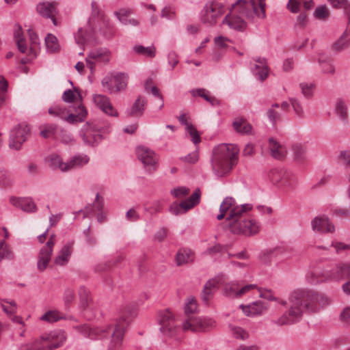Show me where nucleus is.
Listing matches in <instances>:
<instances>
[{"mask_svg": "<svg viewBox=\"0 0 350 350\" xmlns=\"http://www.w3.org/2000/svg\"><path fill=\"white\" fill-rule=\"evenodd\" d=\"M299 87L301 90V93L306 98H310L314 94V90L315 85L313 83H301Z\"/></svg>", "mask_w": 350, "mask_h": 350, "instance_id": "4d7b16f0", "label": "nucleus"}, {"mask_svg": "<svg viewBox=\"0 0 350 350\" xmlns=\"http://www.w3.org/2000/svg\"><path fill=\"white\" fill-rule=\"evenodd\" d=\"M14 36L18 51L22 53H25L28 49L27 44L23 37L21 25H15Z\"/></svg>", "mask_w": 350, "mask_h": 350, "instance_id": "7c9ffc66", "label": "nucleus"}, {"mask_svg": "<svg viewBox=\"0 0 350 350\" xmlns=\"http://www.w3.org/2000/svg\"><path fill=\"white\" fill-rule=\"evenodd\" d=\"M110 59V51L106 48H100L91 51L85 58V62L91 73L93 74L96 64H106Z\"/></svg>", "mask_w": 350, "mask_h": 350, "instance_id": "f8f14e48", "label": "nucleus"}, {"mask_svg": "<svg viewBox=\"0 0 350 350\" xmlns=\"http://www.w3.org/2000/svg\"><path fill=\"white\" fill-rule=\"evenodd\" d=\"M54 244V235H51L45 245L40 249L37 263V267L40 271H43L47 268L51 258Z\"/></svg>", "mask_w": 350, "mask_h": 350, "instance_id": "a211bd4d", "label": "nucleus"}, {"mask_svg": "<svg viewBox=\"0 0 350 350\" xmlns=\"http://www.w3.org/2000/svg\"><path fill=\"white\" fill-rule=\"evenodd\" d=\"M279 107L280 105L278 103H274L266 111V116L273 127L276 126L278 122L281 120V113L275 109Z\"/></svg>", "mask_w": 350, "mask_h": 350, "instance_id": "58836bf2", "label": "nucleus"}, {"mask_svg": "<svg viewBox=\"0 0 350 350\" xmlns=\"http://www.w3.org/2000/svg\"><path fill=\"white\" fill-rule=\"evenodd\" d=\"M350 45V30L345 31L333 44L335 51H340Z\"/></svg>", "mask_w": 350, "mask_h": 350, "instance_id": "a19ab883", "label": "nucleus"}, {"mask_svg": "<svg viewBox=\"0 0 350 350\" xmlns=\"http://www.w3.org/2000/svg\"><path fill=\"white\" fill-rule=\"evenodd\" d=\"M294 159L297 162H303L306 158V148L300 144H295L292 146Z\"/></svg>", "mask_w": 350, "mask_h": 350, "instance_id": "79ce46f5", "label": "nucleus"}, {"mask_svg": "<svg viewBox=\"0 0 350 350\" xmlns=\"http://www.w3.org/2000/svg\"><path fill=\"white\" fill-rule=\"evenodd\" d=\"M37 11L40 16L50 18L55 26L57 25L56 15L57 14V4L54 2L44 1L37 5Z\"/></svg>", "mask_w": 350, "mask_h": 350, "instance_id": "412c9836", "label": "nucleus"}, {"mask_svg": "<svg viewBox=\"0 0 350 350\" xmlns=\"http://www.w3.org/2000/svg\"><path fill=\"white\" fill-rule=\"evenodd\" d=\"M193 252L189 249H180L175 256L176 263L178 266H181L192 261Z\"/></svg>", "mask_w": 350, "mask_h": 350, "instance_id": "72a5a7b5", "label": "nucleus"}, {"mask_svg": "<svg viewBox=\"0 0 350 350\" xmlns=\"http://www.w3.org/2000/svg\"><path fill=\"white\" fill-rule=\"evenodd\" d=\"M239 149L233 144H221L213 150L211 166L214 174L221 178L227 175L238 162Z\"/></svg>", "mask_w": 350, "mask_h": 350, "instance_id": "20e7f679", "label": "nucleus"}, {"mask_svg": "<svg viewBox=\"0 0 350 350\" xmlns=\"http://www.w3.org/2000/svg\"><path fill=\"white\" fill-rule=\"evenodd\" d=\"M314 16L319 20H325L329 16V12L326 6L317 7L314 10Z\"/></svg>", "mask_w": 350, "mask_h": 350, "instance_id": "0e129e2a", "label": "nucleus"}, {"mask_svg": "<svg viewBox=\"0 0 350 350\" xmlns=\"http://www.w3.org/2000/svg\"><path fill=\"white\" fill-rule=\"evenodd\" d=\"M288 100L296 116L299 118H304L306 114L301 102L295 97H289Z\"/></svg>", "mask_w": 350, "mask_h": 350, "instance_id": "37998d69", "label": "nucleus"}, {"mask_svg": "<svg viewBox=\"0 0 350 350\" xmlns=\"http://www.w3.org/2000/svg\"><path fill=\"white\" fill-rule=\"evenodd\" d=\"M243 312L248 317H257L264 314L268 308L267 304L262 301H254L248 305H240Z\"/></svg>", "mask_w": 350, "mask_h": 350, "instance_id": "5701e85b", "label": "nucleus"}, {"mask_svg": "<svg viewBox=\"0 0 350 350\" xmlns=\"http://www.w3.org/2000/svg\"><path fill=\"white\" fill-rule=\"evenodd\" d=\"M133 51L136 54L145 57L153 58L156 55V48L153 44L149 46L136 44L133 46Z\"/></svg>", "mask_w": 350, "mask_h": 350, "instance_id": "e433bc0d", "label": "nucleus"}, {"mask_svg": "<svg viewBox=\"0 0 350 350\" xmlns=\"http://www.w3.org/2000/svg\"><path fill=\"white\" fill-rule=\"evenodd\" d=\"M234 129L239 134L247 135L252 133V126L245 119L237 118L232 122Z\"/></svg>", "mask_w": 350, "mask_h": 350, "instance_id": "473e14b6", "label": "nucleus"}, {"mask_svg": "<svg viewBox=\"0 0 350 350\" xmlns=\"http://www.w3.org/2000/svg\"><path fill=\"white\" fill-rule=\"evenodd\" d=\"M45 44L49 53L56 52L59 46L57 38L52 33H48L45 37Z\"/></svg>", "mask_w": 350, "mask_h": 350, "instance_id": "a18cd8bd", "label": "nucleus"}, {"mask_svg": "<svg viewBox=\"0 0 350 350\" xmlns=\"http://www.w3.org/2000/svg\"><path fill=\"white\" fill-rule=\"evenodd\" d=\"M350 279V262L327 267L324 269L317 268L308 276L310 283L316 284L326 280H339Z\"/></svg>", "mask_w": 350, "mask_h": 350, "instance_id": "423d86ee", "label": "nucleus"}, {"mask_svg": "<svg viewBox=\"0 0 350 350\" xmlns=\"http://www.w3.org/2000/svg\"><path fill=\"white\" fill-rule=\"evenodd\" d=\"M157 321L160 325L161 332L167 336H172L176 331L175 319L169 310L159 312Z\"/></svg>", "mask_w": 350, "mask_h": 350, "instance_id": "2eb2a0df", "label": "nucleus"}, {"mask_svg": "<svg viewBox=\"0 0 350 350\" xmlns=\"http://www.w3.org/2000/svg\"><path fill=\"white\" fill-rule=\"evenodd\" d=\"M95 19H96L98 23L100 20H103V15L100 13V10L97 3L93 1L92 2V16L90 17L88 21L90 27L91 28V33H95L100 30V28L98 27L95 24Z\"/></svg>", "mask_w": 350, "mask_h": 350, "instance_id": "bb28decb", "label": "nucleus"}, {"mask_svg": "<svg viewBox=\"0 0 350 350\" xmlns=\"http://www.w3.org/2000/svg\"><path fill=\"white\" fill-rule=\"evenodd\" d=\"M215 321L207 317H189L183 322V329L184 330H191L192 332H205L215 327Z\"/></svg>", "mask_w": 350, "mask_h": 350, "instance_id": "ddd939ff", "label": "nucleus"}, {"mask_svg": "<svg viewBox=\"0 0 350 350\" xmlns=\"http://www.w3.org/2000/svg\"><path fill=\"white\" fill-rule=\"evenodd\" d=\"M58 128L56 124H46L40 126V135L45 139L57 138Z\"/></svg>", "mask_w": 350, "mask_h": 350, "instance_id": "f704fd0d", "label": "nucleus"}, {"mask_svg": "<svg viewBox=\"0 0 350 350\" xmlns=\"http://www.w3.org/2000/svg\"><path fill=\"white\" fill-rule=\"evenodd\" d=\"M61 142L64 144H70L75 142V138L73 135L68 131L61 129L59 131V136H57Z\"/></svg>", "mask_w": 350, "mask_h": 350, "instance_id": "13d9d810", "label": "nucleus"}, {"mask_svg": "<svg viewBox=\"0 0 350 350\" xmlns=\"http://www.w3.org/2000/svg\"><path fill=\"white\" fill-rule=\"evenodd\" d=\"M191 94L193 97L200 96L206 101H211V96L209 92L203 88L193 89L190 91Z\"/></svg>", "mask_w": 350, "mask_h": 350, "instance_id": "69168bd1", "label": "nucleus"}, {"mask_svg": "<svg viewBox=\"0 0 350 350\" xmlns=\"http://www.w3.org/2000/svg\"><path fill=\"white\" fill-rule=\"evenodd\" d=\"M231 334L237 339L242 340H246L249 337L248 332L241 327L235 326L232 324L228 325Z\"/></svg>", "mask_w": 350, "mask_h": 350, "instance_id": "de8ad7c7", "label": "nucleus"}, {"mask_svg": "<svg viewBox=\"0 0 350 350\" xmlns=\"http://www.w3.org/2000/svg\"><path fill=\"white\" fill-rule=\"evenodd\" d=\"M197 310V303L193 297H189L185 304V312L186 314L193 313Z\"/></svg>", "mask_w": 350, "mask_h": 350, "instance_id": "774afa93", "label": "nucleus"}, {"mask_svg": "<svg viewBox=\"0 0 350 350\" xmlns=\"http://www.w3.org/2000/svg\"><path fill=\"white\" fill-rule=\"evenodd\" d=\"M93 100L95 105L105 113L109 116L118 117V113L113 108L109 97L103 94H95L93 96Z\"/></svg>", "mask_w": 350, "mask_h": 350, "instance_id": "4be33fe9", "label": "nucleus"}, {"mask_svg": "<svg viewBox=\"0 0 350 350\" xmlns=\"http://www.w3.org/2000/svg\"><path fill=\"white\" fill-rule=\"evenodd\" d=\"M131 12V9L121 8L119 10L114 12V16L122 25H128V20H129L128 17Z\"/></svg>", "mask_w": 350, "mask_h": 350, "instance_id": "603ef678", "label": "nucleus"}, {"mask_svg": "<svg viewBox=\"0 0 350 350\" xmlns=\"http://www.w3.org/2000/svg\"><path fill=\"white\" fill-rule=\"evenodd\" d=\"M63 319L65 317L57 310H49L40 317V320L49 323L56 322Z\"/></svg>", "mask_w": 350, "mask_h": 350, "instance_id": "49530a36", "label": "nucleus"}, {"mask_svg": "<svg viewBox=\"0 0 350 350\" xmlns=\"http://www.w3.org/2000/svg\"><path fill=\"white\" fill-rule=\"evenodd\" d=\"M200 196L201 191L199 188H197L189 198L183 201V202L186 204L185 207L190 210L198 204L200 202Z\"/></svg>", "mask_w": 350, "mask_h": 350, "instance_id": "09e8293b", "label": "nucleus"}, {"mask_svg": "<svg viewBox=\"0 0 350 350\" xmlns=\"http://www.w3.org/2000/svg\"><path fill=\"white\" fill-rule=\"evenodd\" d=\"M232 8L251 21H254L256 17L264 18L266 16L264 0H237L232 4Z\"/></svg>", "mask_w": 350, "mask_h": 350, "instance_id": "0eeeda50", "label": "nucleus"}, {"mask_svg": "<svg viewBox=\"0 0 350 350\" xmlns=\"http://www.w3.org/2000/svg\"><path fill=\"white\" fill-rule=\"evenodd\" d=\"M137 158L149 170H154L157 164L158 157L155 152L150 148L141 146L136 148Z\"/></svg>", "mask_w": 350, "mask_h": 350, "instance_id": "dca6fc26", "label": "nucleus"}, {"mask_svg": "<svg viewBox=\"0 0 350 350\" xmlns=\"http://www.w3.org/2000/svg\"><path fill=\"white\" fill-rule=\"evenodd\" d=\"M78 295L80 299L81 305L85 308L88 306L90 300V291L84 286H81L78 290Z\"/></svg>", "mask_w": 350, "mask_h": 350, "instance_id": "6e6d98bb", "label": "nucleus"}, {"mask_svg": "<svg viewBox=\"0 0 350 350\" xmlns=\"http://www.w3.org/2000/svg\"><path fill=\"white\" fill-rule=\"evenodd\" d=\"M327 304L328 299L324 295L308 289H297L289 297L288 309L281 316L273 317L271 323L278 326L293 325L301 320L305 311L316 312Z\"/></svg>", "mask_w": 350, "mask_h": 350, "instance_id": "f257e3e1", "label": "nucleus"}, {"mask_svg": "<svg viewBox=\"0 0 350 350\" xmlns=\"http://www.w3.org/2000/svg\"><path fill=\"white\" fill-rule=\"evenodd\" d=\"M89 161L90 158L85 154L79 153L75 154L67 162L68 171L71 169L83 167L86 165Z\"/></svg>", "mask_w": 350, "mask_h": 350, "instance_id": "cd10ccee", "label": "nucleus"}, {"mask_svg": "<svg viewBox=\"0 0 350 350\" xmlns=\"http://www.w3.org/2000/svg\"><path fill=\"white\" fill-rule=\"evenodd\" d=\"M224 12L225 8L221 3L217 1L207 3L201 11V21L208 25H213L216 24L217 19L222 16Z\"/></svg>", "mask_w": 350, "mask_h": 350, "instance_id": "1a4fd4ad", "label": "nucleus"}, {"mask_svg": "<svg viewBox=\"0 0 350 350\" xmlns=\"http://www.w3.org/2000/svg\"><path fill=\"white\" fill-rule=\"evenodd\" d=\"M185 130L187 133L189 135L191 142L195 145H197L200 142V134L193 124L188 126Z\"/></svg>", "mask_w": 350, "mask_h": 350, "instance_id": "680f3d73", "label": "nucleus"}, {"mask_svg": "<svg viewBox=\"0 0 350 350\" xmlns=\"http://www.w3.org/2000/svg\"><path fill=\"white\" fill-rule=\"evenodd\" d=\"M256 288V284H247L240 286L238 282H231L224 286L223 292L224 295L229 298H238Z\"/></svg>", "mask_w": 350, "mask_h": 350, "instance_id": "f3484780", "label": "nucleus"}, {"mask_svg": "<svg viewBox=\"0 0 350 350\" xmlns=\"http://www.w3.org/2000/svg\"><path fill=\"white\" fill-rule=\"evenodd\" d=\"M29 38L31 42V46L29 51V55L31 57V59H34L38 55V49L37 45L39 44V39L38 35L34 32H31L29 31Z\"/></svg>", "mask_w": 350, "mask_h": 350, "instance_id": "8fccbe9b", "label": "nucleus"}, {"mask_svg": "<svg viewBox=\"0 0 350 350\" xmlns=\"http://www.w3.org/2000/svg\"><path fill=\"white\" fill-rule=\"evenodd\" d=\"M75 299V291L71 288H66L64 293L63 299L66 306H70Z\"/></svg>", "mask_w": 350, "mask_h": 350, "instance_id": "e2e57ef3", "label": "nucleus"}, {"mask_svg": "<svg viewBox=\"0 0 350 350\" xmlns=\"http://www.w3.org/2000/svg\"><path fill=\"white\" fill-rule=\"evenodd\" d=\"M233 10L239 12V15H226L224 19L223 20V23L227 24L231 29L242 31L244 29L245 27V23L244 20L242 18V16H245L240 14V12L237 10Z\"/></svg>", "mask_w": 350, "mask_h": 350, "instance_id": "a878e982", "label": "nucleus"}, {"mask_svg": "<svg viewBox=\"0 0 350 350\" xmlns=\"http://www.w3.org/2000/svg\"><path fill=\"white\" fill-rule=\"evenodd\" d=\"M335 113L341 121L345 123L347 122V107L342 98H338L336 100Z\"/></svg>", "mask_w": 350, "mask_h": 350, "instance_id": "ea45409f", "label": "nucleus"}, {"mask_svg": "<svg viewBox=\"0 0 350 350\" xmlns=\"http://www.w3.org/2000/svg\"><path fill=\"white\" fill-rule=\"evenodd\" d=\"M66 338L64 331L55 329L21 345L18 350H54L62 347Z\"/></svg>", "mask_w": 350, "mask_h": 350, "instance_id": "39448f33", "label": "nucleus"}, {"mask_svg": "<svg viewBox=\"0 0 350 350\" xmlns=\"http://www.w3.org/2000/svg\"><path fill=\"white\" fill-rule=\"evenodd\" d=\"M269 144L272 157L277 159H281L284 157L286 152L285 149L276 139L273 137L269 138Z\"/></svg>", "mask_w": 350, "mask_h": 350, "instance_id": "2f4dec72", "label": "nucleus"}, {"mask_svg": "<svg viewBox=\"0 0 350 350\" xmlns=\"http://www.w3.org/2000/svg\"><path fill=\"white\" fill-rule=\"evenodd\" d=\"M96 124L97 131H98L99 134H101V136L105 138V135L109 134L111 132V124L110 123L106 122H100L99 121L93 122Z\"/></svg>", "mask_w": 350, "mask_h": 350, "instance_id": "052dcab7", "label": "nucleus"}, {"mask_svg": "<svg viewBox=\"0 0 350 350\" xmlns=\"http://www.w3.org/2000/svg\"><path fill=\"white\" fill-rule=\"evenodd\" d=\"M254 65L251 64V70L253 75L259 81H265L269 75V68L267 60L265 57H253Z\"/></svg>", "mask_w": 350, "mask_h": 350, "instance_id": "6ab92c4d", "label": "nucleus"}, {"mask_svg": "<svg viewBox=\"0 0 350 350\" xmlns=\"http://www.w3.org/2000/svg\"><path fill=\"white\" fill-rule=\"evenodd\" d=\"M8 84L4 77L0 76V107L2 106L7 98Z\"/></svg>", "mask_w": 350, "mask_h": 350, "instance_id": "bf43d9fd", "label": "nucleus"}, {"mask_svg": "<svg viewBox=\"0 0 350 350\" xmlns=\"http://www.w3.org/2000/svg\"><path fill=\"white\" fill-rule=\"evenodd\" d=\"M48 111L51 116L63 120H65L69 112L68 109L63 104H55L49 107Z\"/></svg>", "mask_w": 350, "mask_h": 350, "instance_id": "c9c22d12", "label": "nucleus"}, {"mask_svg": "<svg viewBox=\"0 0 350 350\" xmlns=\"http://www.w3.org/2000/svg\"><path fill=\"white\" fill-rule=\"evenodd\" d=\"M146 105V100L144 97L139 96L133 103L131 107L126 110V113L130 117H140L143 115Z\"/></svg>", "mask_w": 350, "mask_h": 350, "instance_id": "393cba45", "label": "nucleus"}, {"mask_svg": "<svg viewBox=\"0 0 350 350\" xmlns=\"http://www.w3.org/2000/svg\"><path fill=\"white\" fill-rule=\"evenodd\" d=\"M332 7L342 9L350 23V2L348 0H328Z\"/></svg>", "mask_w": 350, "mask_h": 350, "instance_id": "c03bdc74", "label": "nucleus"}, {"mask_svg": "<svg viewBox=\"0 0 350 350\" xmlns=\"http://www.w3.org/2000/svg\"><path fill=\"white\" fill-rule=\"evenodd\" d=\"M347 198L349 201V207H337L333 211L334 215L345 218L350 217V185L347 190Z\"/></svg>", "mask_w": 350, "mask_h": 350, "instance_id": "3c124183", "label": "nucleus"}, {"mask_svg": "<svg viewBox=\"0 0 350 350\" xmlns=\"http://www.w3.org/2000/svg\"><path fill=\"white\" fill-rule=\"evenodd\" d=\"M10 202L14 206L27 213H35L38 210L36 204L31 198L12 197Z\"/></svg>", "mask_w": 350, "mask_h": 350, "instance_id": "b1692460", "label": "nucleus"}, {"mask_svg": "<svg viewBox=\"0 0 350 350\" xmlns=\"http://www.w3.org/2000/svg\"><path fill=\"white\" fill-rule=\"evenodd\" d=\"M71 255V247L70 246L66 245L59 252L58 254L55 258V263L57 265H66Z\"/></svg>", "mask_w": 350, "mask_h": 350, "instance_id": "4c0bfd02", "label": "nucleus"}, {"mask_svg": "<svg viewBox=\"0 0 350 350\" xmlns=\"http://www.w3.org/2000/svg\"><path fill=\"white\" fill-rule=\"evenodd\" d=\"M137 314V308L134 305L123 306L119 312V317L114 325L106 327H91L84 324L75 328L84 337L91 340L103 339L111 337L107 350H121L123 337L126 328Z\"/></svg>", "mask_w": 350, "mask_h": 350, "instance_id": "f03ea898", "label": "nucleus"}, {"mask_svg": "<svg viewBox=\"0 0 350 350\" xmlns=\"http://www.w3.org/2000/svg\"><path fill=\"white\" fill-rule=\"evenodd\" d=\"M218 288V282L215 279H211L205 284L202 293V299L205 304H208L213 293Z\"/></svg>", "mask_w": 350, "mask_h": 350, "instance_id": "c85d7f7f", "label": "nucleus"}, {"mask_svg": "<svg viewBox=\"0 0 350 350\" xmlns=\"http://www.w3.org/2000/svg\"><path fill=\"white\" fill-rule=\"evenodd\" d=\"M46 161L49 163L51 167L54 170L58 169L62 172L68 171L67 162H64L62 157L56 153L50 154L47 157Z\"/></svg>", "mask_w": 350, "mask_h": 350, "instance_id": "c756f323", "label": "nucleus"}, {"mask_svg": "<svg viewBox=\"0 0 350 350\" xmlns=\"http://www.w3.org/2000/svg\"><path fill=\"white\" fill-rule=\"evenodd\" d=\"M96 124L87 122L79 131V137L85 146L90 147L97 146L103 139L101 134L97 131Z\"/></svg>", "mask_w": 350, "mask_h": 350, "instance_id": "9d476101", "label": "nucleus"}, {"mask_svg": "<svg viewBox=\"0 0 350 350\" xmlns=\"http://www.w3.org/2000/svg\"><path fill=\"white\" fill-rule=\"evenodd\" d=\"M311 227L314 232L318 233H332L335 231L334 225L325 215L317 216L312 219Z\"/></svg>", "mask_w": 350, "mask_h": 350, "instance_id": "aec40b11", "label": "nucleus"}, {"mask_svg": "<svg viewBox=\"0 0 350 350\" xmlns=\"http://www.w3.org/2000/svg\"><path fill=\"white\" fill-rule=\"evenodd\" d=\"M30 129L25 124H19L14 127L10 135L9 146L16 150L21 149L22 144L26 141Z\"/></svg>", "mask_w": 350, "mask_h": 350, "instance_id": "4468645a", "label": "nucleus"}, {"mask_svg": "<svg viewBox=\"0 0 350 350\" xmlns=\"http://www.w3.org/2000/svg\"><path fill=\"white\" fill-rule=\"evenodd\" d=\"M14 258L12 251L4 241H0V261L3 259L12 260Z\"/></svg>", "mask_w": 350, "mask_h": 350, "instance_id": "864d4df0", "label": "nucleus"}, {"mask_svg": "<svg viewBox=\"0 0 350 350\" xmlns=\"http://www.w3.org/2000/svg\"><path fill=\"white\" fill-rule=\"evenodd\" d=\"M340 161L345 165V171L350 167V151L342 150L338 157Z\"/></svg>", "mask_w": 350, "mask_h": 350, "instance_id": "338daca9", "label": "nucleus"}, {"mask_svg": "<svg viewBox=\"0 0 350 350\" xmlns=\"http://www.w3.org/2000/svg\"><path fill=\"white\" fill-rule=\"evenodd\" d=\"M185 205L183 201L180 203L174 202L170 205L169 211L174 215L185 213L189 211V209L185 207Z\"/></svg>", "mask_w": 350, "mask_h": 350, "instance_id": "5fc2aeb1", "label": "nucleus"}, {"mask_svg": "<svg viewBox=\"0 0 350 350\" xmlns=\"http://www.w3.org/2000/svg\"><path fill=\"white\" fill-rule=\"evenodd\" d=\"M128 75L124 72L116 73L111 77H105L102 79L103 87L109 93L113 94L124 90L128 83Z\"/></svg>", "mask_w": 350, "mask_h": 350, "instance_id": "9b49d317", "label": "nucleus"}, {"mask_svg": "<svg viewBox=\"0 0 350 350\" xmlns=\"http://www.w3.org/2000/svg\"><path fill=\"white\" fill-rule=\"evenodd\" d=\"M235 200L232 197H226L224 199L219 206V212L230 213L226 219L228 221L230 230L233 234L252 236L259 232L260 225L256 220L251 218H245L243 214L252 208L251 204H243L240 206H234Z\"/></svg>", "mask_w": 350, "mask_h": 350, "instance_id": "7ed1b4c3", "label": "nucleus"}, {"mask_svg": "<svg viewBox=\"0 0 350 350\" xmlns=\"http://www.w3.org/2000/svg\"><path fill=\"white\" fill-rule=\"evenodd\" d=\"M268 178L272 184L284 189L293 188L296 182L293 173L282 168L271 169L269 172Z\"/></svg>", "mask_w": 350, "mask_h": 350, "instance_id": "6e6552de", "label": "nucleus"}]
</instances>
